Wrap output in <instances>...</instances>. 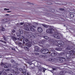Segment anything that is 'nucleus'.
<instances>
[{"mask_svg": "<svg viewBox=\"0 0 75 75\" xmlns=\"http://www.w3.org/2000/svg\"><path fill=\"white\" fill-rule=\"evenodd\" d=\"M52 30L53 31L54 30V27L52 26H50V28L46 30V32L47 33H52Z\"/></svg>", "mask_w": 75, "mask_h": 75, "instance_id": "2", "label": "nucleus"}, {"mask_svg": "<svg viewBox=\"0 0 75 75\" xmlns=\"http://www.w3.org/2000/svg\"><path fill=\"white\" fill-rule=\"evenodd\" d=\"M41 52L42 54H45V49H42L41 50Z\"/></svg>", "mask_w": 75, "mask_h": 75, "instance_id": "16", "label": "nucleus"}, {"mask_svg": "<svg viewBox=\"0 0 75 75\" xmlns=\"http://www.w3.org/2000/svg\"><path fill=\"white\" fill-rule=\"evenodd\" d=\"M56 69L55 68H53V70H55Z\"/></svg>", "mask_w": 75, "mask_h": 75, "instance_id": "61", "label": "nucleus"}, {"mask_svg": "<svg viewBox=\"0 0 75 75\" xmlns=\"http://www.w3.org/2000/svg\"><path fill=\"white\" fill-rule=\"evenodd\" d=\"M22 73L24 75H25V74H26V70H25V69H23Z\"/></svg>", "mask_w": 75, "mask_h": 75, "instance_id": "11", "label": "nucleus"}, {"mask_svg": "<svg viewBox=\"0 0 75 75\" xmlns=\"http://www.w3.org/2000/svg\"><path fill=\"white\" fill-rule=\"evenodd\" d=\"M31 44H32V43L31 42H28L26 43V46L29 47H31Z\"/></svg>", "mask_w": 75, "mask_h": 75, "instance_id": "5", "label": "nucleus"}, {"mask_svg": "<svg viewBox=\"0 0 75 75\" xmlns=\"http://www.w3.org/2000/svg\"><path fill=\"white\" fill-rule=\"evenodd\" d=\"M38 30L39 33H41L42 32V29L41 27H38Z\"/></svg>", "mask_w": 75, "mask_h": 75, "instance_id": "6", "label": "nucleus"}, {"mask_svg": "<svg viewBox=\"0 0 75 75\" xmlns=\"http://www.w3.org/2000/svg\"><path fill=\"white\" fill-rule=\"evenodd\" d=\"M38 69H39V70H40V71H41L42 69L41 68V67H39L38 68Z\"/></svg>", "mask_w": 75, "mask_h": 75, "instance_id": "44", "label": "nucleus"}, {"mask_svg": "<svg viewBox=\"0 0 75 75\" xmlns=\"http://www.w3.org/2000/svg\"><path fill=\"white\" fill-rule=\"evenodd\" d=\"M33 24L35 26H37L38 25V23L36 22H34Z\"/></svg>", "mask_w": 75, "mask_h": 75, "instance_id": "17", "label": "nucleus"}, {"mask_svg": "<svg viewBox=\"0 0 75 75\" xmlns=\"http://www.w3.org/2000/svg\"><path fill=\"white\" fill-rule=\"evenodd\" d=\"M24 49L26 50H28V48H27V47H24Z\"/></svg>", "mask_w": 75, "mask_h": 75, "instance_id": "38", "label": "nucleus"}, {"mask_svg": "<svg viewBox=\"0 0 75 75\" xmlns=\"http://www.w3.org/2000/svg\"><path fill=\"white\" fill-rule=\"evenodd\" d=\"M2 74V71H0V75H1Z\"/></svg>", "mask_w": 75, "mask_h": 75, "instance_id": "59", "label": "nucleus"}, {"mask_svg": "<svg viewBox=\"0 0 75 75\" xmlns=\"http://www.w3.org/2000/svg\"><path fill=\"white\" fill-rule=\"evenodd\" d=\"M8 75H13V74H8Z\"/></svg>", "mask_w": 75, "mask_h": 75, "instance_id": "63", "label": "nucleus"}, {"mask_svg": "<svg viewBox=\"0 0 75 75\" xmlns=\"http://www.w3.org/2000/svg\"><path fill=\"white\" fill-rule=\"evenodd\" d=\"M16 32V30H12V33H15Z\"/></svg>", "mask_w": 75, "mask_h": 75, "instance_id": "43", "label": "nucleus"}, {"mask_svg": "<svg viewBox=\"0 0 75 75\" xmlns=\"http://www.w3.org/2000/svg\"><path fill=\"white\" fill-rule=\"evenodd\" d=\"M28 64H30V65H31V62H28Z\"/></svg>", "mask_w": 75, "mask_h": 75, "instance_id": "54", "label": "nucleus"}, {"mask_svg": "<svg viewBox=\"0 0 75 75\" xmlns=\"http://www.w3.org/2000/svg\"><path fill=\"white\" fill-rule=\"evenodd\" d=\"M16 35H17V36H18V37H21V34H20L18 33H16Z\"/></svg>", "mask_w": 75, "mask_h": 75, "instance_id": "22", "label": "nucleus"}, {"mask_svg": "<svg viewBox=\"0 0 75 75\" xmlns=\"http://www.w3.org/2000/svg\"><path fill=\"white\" fill-rule=\"evenodd\" d=\"M49 51H52V52H54L55 50L53 49V48H51L49 49Z\"/></svg>", "mask_w": 75, "mask_h": 75, "instance_id": "15", "label": "nucleus"}, {"mask_svg": "<svg viewBox=\"0 0 75 75\" xmlns=\"http://www.w3.org/2000/svg\"><path fill=\"white\" fill-rule=\"evenodd\" d=\"M18 45H21V46L23 45V43L22 42H19L18 43Z\"/></svg>", "mask_w": 75, "mask_h": 75, "instance_id": "26", "label": "nucleus"}, {"mask_svg": "<svg viewBox=\"0 0 75 75\" xmlns=\"http://www.w3.org/2000/svg\"><path fill=\"white\" fill-rule=\"evenodd\" d=\"M4 68H7V66L5 65L4 66Z\"/></svg>", "mask_w": 75, "mask_h": 75, "instance_id": "49", "label": "nucleus"}, {"mask_svg": "<svg viewBox=\"0 0 75 75\" xmlns=\"http://www.w3.org/2000/svg\"><path fill=\"white\" fill-rule=\"evenodd\" d=\"M4 39L5 41H7V40L6 39V38H5V37H4Z\"/></svg>", "mask_w": 75, "mask_h": 75, "instance_id": "53", "label": "nucleus"}, {"mask_svg": "<svg viewBox=\"0 0 75 75\" xmlns=\"http://www.w3.org/2000/svg\"><path fill=\"white\" fill-rule=\"evenodd\" d=\"M61 59H65L64 61H67V59H66L64 57H61Z\"/></svg>", "mask_w": 75, "mask_h": 75, "instance_id": "34", "label": "nucleus"}, {"mask_svg": "<svg viewBox=\"0 0 75 75\" xmlns=\"http://www.w3.org/2000/svg\"><path fill=\"white\" fill-rule=\"evenodd\" d=\"M0 41L1 42H4V41H3L2 40H0Z\"/></svg>", "mask_w": 75, "mask_h": 75, "instance_id": "55", "label": "nucleus"}, {"mask_svg": "<svg viewBox=\"0 0 75 75\" xmlns=\"http://www.w3.org/2000/svg\"><path fill=\"white\" fill-rule=\"evenodd\" d=\"M7 19H4L2 20V22L4 23H6L7 21Z\"/></svg>", "mask_w": 75, "mask_h": 75, "instance_id": "14", "label": "nucleus"}, {"mask_svg": "<svg viewBox=\"0 0 75 75\" xmlns=\"http://www.w3.org/2000/svg\"><path fill=\"white\" fill-rule=\"evenodd\" d=\"M42 25L43 26V27H45V28H48V26H47V25L43 24H42Z\"/></svg>", "mask_w": 75, "mask_h": 75, "instance_id": "28", "label": "nucleus"}, {"mask_svg": "<svg viewBox=\"0 0 75 75\" xmlns=\"http://www.w3.org/2000/svg\"><path fill=\"white\" fill-rule=\"evenodd\" d=\"M63 60L62 59H60L59 60V62H63Z\"/></svg>", "mask_w": 75, "mask_h": 75, "instance_id": "35", "label": "nucleus"}, {"mask_svg": "<svg viewBox=\"0 0 75 75\" xmlns=\"http://www.w3.org/2000/svg\"><path fill=\"white\" fill-rule=\"evenodd\" d=\"M20 33L21 34H23V32L22 31V30L20 31Z\"/></svg>", "mask_w": 75, "mask_h": 75, "instance_id": "48", "label": "nucleus"}, {"mask_svg": "<svg viewBox=\"0 0 75 75\" xmlns=\"http://www.w3.org/2000/svg\"><path fill=\"white\" fill-rule=\"evenodd\" d=\"M17 26H19L20 25V24L19 25V23H18L17 24Z\"/></svg>", "mask_w": 75, "mask_h": 75, "instance_id": "51", "label": "nucleus"}, {"mask_svg": "<svg viewBox=\"0 0 75 75\" xmlns=\"http://www.w3.org/2000/svg\"><path fill=\"white\" fill-rule=\"evenodd\" d=\"M45 54H48V53H49V54H50V52H49V51L47 49H45Z\"/></svg>", "mask_w": 75, "mask_h": 75, "instance_id": "9", "label": "nucleus"}, {"mask_svg": "<svg viewBox=\"0 0 75 75\" xmlns=\"http://www.w3.org/2000/svg\"><path fill=\"white\" fill-rule=\"evenodd\" d=\"M59 10H61V11H63L64 10V9L63 8H59Z\"/></svg>", "mask_w": 75, "mask_h": 75, "instance_id": "36", "label": "nucleus"}, {"mask_svg": "<svg viewBox=\"0 0 75 75\" xmlns=\"http://www.w3.org/2000/svg\"><path fill=\"white\" fill-rule=\"evenodd\" d=\"M20 72L18 71H16L15 72V74H16V75H17V74H18Z\"/></svg>", "mask_w": 75, "mask_h": 75, "instance_id": "39", "label": "nucleus"}, {"mask_svg": "<svg viewBox=\"0 0 75 75\" xmlns=\"http://www.w3.org/2000/svg\"><path fill=\"white\" fill-rule=\"evenodd\" d=\"M71 54L69 53H67L66 54V58L67 59H69L71 58Z\"/></svg>", "mask_w": 75, "mask_h": 75, "instance_id": "7", "label": "nucleus"}, {"mask_svg": "<svg viewBox=\"0 0 75 75\" xmlns=\"http://www.w3.org/2000/svg\"><path fill=\"white\" fill-rule=\"evenodd\" d=\"M10 71V70L9 69H8L6 70V71Z\"/></svg>", "mask_w": 75, "mask_h": 75, "instance_id": "50", "label": "nucleus"}, {"mask_svg": "<svg viewBox=\"0 0 75 75\" xmlns=\"http://www.w3.org/2000/svg\"><path fill=\"white\" fill-rule=\"evenodd\" d=\"M60 75H63L64 74V71H61V72L60 73Z\"/></svg>", "mask_w": 75, "mask_h": 75, "instance_id": "25", "label": "nucleus"}, {"mask_svg": "<svg viewBox=\"0 0 75 75\" xmlns=\"http://www.w3.org/2000/svg\"><path fill=\"white\" fill-rule=\"evenodd\" d=\"M7 13H11V11H7Z\"/></svg>", "mask_w": 75, "mask_h": 75, "instance_id": "57", "label": "nucleus"}, {"mask_svg": "<svg viewBox=\"0 0 75 75\" xmlns=\"http://www.w3.org/2000/svg\"><path fill=\"white\" fill-rule=\"evenodd\" d=\"M6 65V63H4L1 62L0 64V65L2 67H3V66H4V65Z\"/></svg>", "mask_w": 75, "mask_h": 75, "instance_id": "18", "label": "nucleus"}, {"mask_svg": "<svg viewBox=\"0 0 75 75\" xmlns=\"http://www.w3.org/2000/svg\"><path fill=\"white\" fill-rule=\"evenodd\" d=\"M28 25L24 24V29L27 31H34L35 30L34 28L31 26V23H28Z\"/></svg>", "mask_w": 75, "mask_h": 75, "instance_id": "1", "label": "nucleus"}, {"mask_svg": "<svg viewBox=\"0 0 75 75\" xmlns=\"http://www.w3.org/2000/svg\"><path fill=\"white\" fill-rule=\"evenodd\" d=\"M1 28L2 29L0 30L1 31H5V29L4 28H3V27H2Z\"/></svg>", "mask_w": 75, "mask_h": 75, "instance_id": "20", "label": "nucleus"}, {"mask_svg": "<svg viewBox=\"0 0 75 75\" xmlns=\"http://www.w3.org/2000/svg\"><path fill=\"white\" fill-rule=\"evenodd\" d=\"M15 69L16 71H18L19 69L18 68H16Z\"/></svg>", "mask_w": 75, "mask_h": 75, "instance_id": "46", "label": "nucleus"}, {"mask_svg": "<svg viewBox=\"0 0 75 75\" xmlns=\"http://www.w3.org/2000/svg\"><path fill=\"white\" fill-rule=\"evenodd\" d=\"M24 24V22H21V23H19V24L20 25H23V24Z\"/></svg>", "mask_w": 75, "mask_h": 75, "instance_id": "24", "label": "nucleus"}, {"mask_svg": "<svg viewBox=\"0 0 75 75\" xmlns=\"http://www.w3.org/2000/svg\"><path fill=\"white\" fill-rule=\"evenodd\" d=\"M22 38L23 40H25V38L24 36H22Z\"/></svg>", "mask_w": 75, "mask_h": 75, "instance_id": "45", "label": "nucleus"}, {"mask_svg": "<svg viewBox=\"0 0 75 75\" xmlns=\"http://www.w3.org/2000/svg\"><path fill=\"white\" fill-rule=\"evenodd\" d=\"M22 70H23L22 69H21V68L19 69V71H22Z\"/></svg>", "mask_w": 75, "mask_h": 75, "instance_id": "52", "label": "nucleus"}, {"mask_svg": "<svg viewBox=\"0 0 75 75\" xmlns=\"http://www.w3.org/2000/svg\"><path fill=\"white\" fill-rule=\"evenodd\" d=\"M35 51L38 52V50H39V47L37 46H36L35 48Z\"/></svg>", "mask_w": 75, "mask_h": 75, "instance_id": "10", "label": "nucleus"}, {"mask_svg": "<svg viewBox=\"0 0 75 75\" xmlns=\"http://www.w3.org/2000/svg\"><path fill=\"white\" fill-rule=\"evenodd\" d=\"M55 34L53 35V37L55 38H57V39H60V37L59 35H58L57 33H55V32H54Z\"/></svg>", "mask_w": 75, "mask_h": 75, "instance_id": "4", "label": "nucleus"}, {"mask_svg": "<svg viewBox=\"0 0 75 75\" xmlns=\"http://www.w3.org/2000/svg\"><path fill=\"white\" fill-rule=\"evenodd\" d=\"M56 42L57 43V46H58L59 47H61V45H64V42L62 41L58 40Z\"/></svg>", "mask_w": 75, "mask_h": 75, "instance_id": "3", "label": "nucleus"}, {"mask_svg": "<svg viewBox=\"0 0 75 75\" xmlns=\"http://www.w3.org/2000/svg\"><path fill=\"white\" fill-rule=\"evenodd\" d=\"M24 40L25 42H28V40L26 38H25Z\"/></svg>", "mask_w": 75, "mask_h": 75, "instance_id": "29", "label": "nucleus"}, {"mask_svg": "<svg viewBox=\"0 0 75 75\" xmlns=\"http://www.w3.org/2000/svg\"><path fill=\"white\" fill-rule=\"evenodd\" d=\"M42 69H43V72H45V71L46 70V69H45L44 68H43Z\"/></svg>", "mask_w": 75, "mask_h": 75, "instance_id": "42", "label": "nucleus"}, {"mask_svg": "<svg viewBox=\"0 0 75 75\" xmlns=\"http://www.w3.org/2000/svg\"><path fill=\"white\" fill-rule=\"evenodd\" d=\"M17 39L18 40H21V37H19V38H18Z\"/></svg>", "mask_w": 75, "mask_h": 75, "instance_id": "40", "label": "nucleus"}, {"mask_svg": "<svg viewBox=\"0 0 75 75\" xmlns=\"http://www.w3.org/2000/svg\"><path fill=\"white\" fill-rule=\"evenodd\" d=\"M56 55H57V52H52L51 54V55L52 57H54Z\"/></svg>", "mask_w": 75, "mask_h": 75, "instance_id": "8", "label": "nucleus"}, {"mask_svg": "<svg viewBox=\"0 0 75 75\" xmlns=\"http://www.w3.org/2000/svg\"><path fill=\"white\" fill-rule=\"evenodd\" d=\"M43 38H45V39H46V40H48V37L47 36H43Z\"/></svg>", "mask_w": 75, "mask_h": 75, "instance_id": "21", "label": "nucleus"}, {"mask_svg": "<svg viewBox=\"0 0 75 75\" xmlns=\"http://www.w3.org/2000/svg\"><path fill=\"white\" fill-rule=\"evenodd\" d=\"M44 42H45V40H42V41H41L40 42V44H43L44 43Z\"/></svg>", "mask_w": 75, "mask_h": 75, "instance_id": "19", "label": "nucleus"}, {"mask_svg": "<svg viewBox=\"0 0 75 75\" xmlns=\"http://www.w3.org/2000/svg\"><path fill=\"white\" fill-rule=\"evenodd\" d=\"M36 55H38V53H36Z\"/></svg>", "mask_w": 75, "mask_h": 75, "instance_id": "64", "label": "nucleus"}, {"mask_svg": "<svg viewBox=\"0 0 75 75\" xmlns=\"http://www.w3.org/2000/svg\"><path fill=\"white\" fill-rule=\"evenodd\" d=\"M11 64H8V66H7V68H10V67H11Z\"/></svg>", "mask_w": 75, "mask_h": 75, "instance_id": "27", "label": "nucleus"}, {"mask_svg": "<svg viewBox=\"0 0 75 75\" xmlns=\"http://www.w3.org/2000/svg\"><path fill=\"white\" fill-rule=\"evenodd\" d=\"M31 36H32V38H35V36H34L33 35H32Z\"/></svg>", "mask_w": 75, "mask_h": 75, "instance_id": "47", "label": "nucleus"}, {"mask_svg": "<svg viewBox=\"0 0 75 75\" xmlns=\"http://www.w3.org/2000/svg\"><path fill=\"white\" fill-rule=\"evenodd\" d=\"M4 10H7V9L6 8H5L4 9Z\"/></svg>", "mask_w": 75, "mask_h": 75, "instance_id": "60", "label": "nucleus"}, {"mask_svg": "<svg viewBox=\"0 0 75 75\" xmlns=\"http://www.w3.org/2000/svg\"><path fill=\"white\" fill-rule=\"evenodd\" d=\"M13 67L16 68L17 67V65L16 64H14L13 65Z\"/></svg>", "mask_w": 75, "mask_h": 75, "instance_id": "33", "label": "nucleus"}, {"mask_svg": "<svg viewBox=\"0 0 75 75\" xmlns=\"http://www.w3.org/2000/svg\"><path fill=\"white\" fill-rule=\"evenodd\" d=\"M32 27H34V28H36V27L34 25H32Z\"/></svg>", "mask_w": 75, "mask_h": 75, "instance_id": "62", "label": "nucleus"}, {"mask_svg": "<svg viewBox=\"0 0 75 75\" xmlns=\"http://www.w3.org/2000/svg\"><path fill=\"white\" fill-rule=\"evenodd\" d=\"M12 39L14 41H15L17 40V38L14 36H12Z\"/></svg>", "mask_w": 75, "mask_h": 75, "instance_id": "13", "label": "nucleus"}, {"mask_svg": "<svg viewBox=\"0 0 75 75\" xmlns=\"http://www.w3.org/2000/svg\"><path fill=\"white\" fill-rule=\"evenodd\" d=\"M47 4H51V3L50 2H49L48 1H47Z\"/></svg>", "mask_w": 75, "mask_h": 75, "instance_id": "41", "label": "nucleus"}, {"mask_svg": "<svg viewBox=\"0 0 75 75\" xmlns=\"http://www.w3.org/2000/svg\"><path fill=\"white\" fill-rule=\"evenodd\" d=\"M70 55H73L74 54V52L73 50H71L70 52Z\"/></svg>", "mask_w": 75, "mask_h": 75, "instance_id": "12", "label": "nucleus"}, {"mask_svg": "<svg viewBox=\"0 0 75 75\" xmlns=\"http://www.w3.org/2000/svg\"><path fill=\"white\" fill-rule=\"evenodd\" d=\"M55 50H56L58 51V48H56L55 49Z\"/></svg>", "mask_w": 75, "mask_h": 75, "instance_id": "58", "label": "nucleus"}, {"mask_svg": "<svg viewBox=\"0 0 75 75\" xmlns=\"http://www.w3.org/2000/svg\"><path fill=\"white\" fill-rule=\"evenodd\" d=\"M11 62H12V63H14L15 62H14V60H13V59H11Z\"/></svg>", "mask_w": 75, "mask_h": 75, "instance_id": "31", "label": "nucleus"}, {"mask_svg": "<svg viewBox=\"0 0 75 75\" xmlns=\"http://www.w3.org/2000/svg\"><path fill=\"white\" fill-rule=\"evenodd\" d=\"M70 16L71 17H74V15L73 14H71L70 15Z\"/></svg>", "mask_w": 75, "mask_h": 75, "instance_id": "32", "label": "nucleus"}, {"mask_svg": "<svg viewBox=\"0 0 75 75\" xmlns=\"http://www.w3.org/2000/svg\"><path fill=\"white\" fill-rule=\"evenodd\" d=\"M52 60H53V59H52V58H50L48 60H47V61H52Z\"/></svg>", "mask_w": 75, "mask_h": 75, "instance_id": "23", "label": "nucleus"}, {"mask_svg": "<svg viewBox=\"0 0 75 75\" xmlns=\"http://www.w3.org/2000/svg\"><path fill=\"white\" fill-rule=\"evenodd\" d=\"M67 50H70L71 49H70V47H68L66 48Z\"/></svg>", "mask_w": 75, "mask_h": 75, "instance_id": "37", "label": "nucleus"}, {"mask_svg": "<svg viewBox=\"0 0 75 75\" xmlns=\"http://www.w3.org/2000/svg\"><path fill=\"white\" fill-rule=\"evenodd\" d=\"M4 75H7V74L6 73V71H4L3 73Z\"/></svg>", "mask_w": 75, "mask_h": 75, "instance_id": "30", "label": "nucleus"}, {"mask_svg": "<svg viewBox=\"0 0 75 75\" xmlns=\"http://www.w3.org/2000/svg\"><path fill=\"white\" fill-rule=\"evenodd\" d=\"M23 44H25V41H24V40H23Z\"/></svg>", "mask_w": 75, "mask_h": 75, "instance_id": "56", "label": "nucleus"}]
</instances>
